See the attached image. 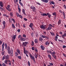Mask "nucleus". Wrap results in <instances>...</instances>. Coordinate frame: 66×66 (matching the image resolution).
I'll list each match as a JSON object with an SVG mask.
<instances>
[{
  "label": "nucleus",
  "mask_w": 66,
  "mask_h": 66,
  "mask_svg": "<svg viewBox=\"0 0 66 66\" xmlns=\"http://www.w3.org/2000/svg\"><path fill=\"white\" fill-rule=\"evenodd\" d=\"M12 20L13 22L14 23H15V20H14L13 18H12Z\"/></svg>",
  "instance_id": "obj_44"
},
{
  "label": "nucleus",
  "mask_w": 66,
  "mask_h": 66,
  "mask_svg": "<svg viewBox=\"0 0 66 66\" xmlns=\"http://www.w3.org/2000/svg\"><path fill=\"white\" fill-rule=\"evenodd\" d=\"M5 55L3 56L2 57V61H3L4 59H5Z\"/></svg>",
  "instance_id": "obj_39"
},
{
  "label": "nucleus",
  "mask_w": 66,
  "mask_h": 66,
  "mask_svg": "<svg viewBox=\"0 0 66 66\" xmlns=\"http://www.w3.org/2000/svg\"><path fill=\"white\" fill-rule=\"evenodd\" d=\"M28 65L29 66H30V61H29L28 62Z\"/></svg>",
  "instance_id": "obj_48"
},
{
  "label": "nucleus",
  "mask_w": 66,
  "mask_h": 66,
  "mask_svg": "<svg viewBox=\"0 0 66 66\" xmlns=\"http://www.w3.org/2000/svg\"><path fill=\"white\" fill-rule=\"evenodd\" d=\"M17 52H18V54H20V53L21 52H20V51L18 49L17 50Z\"/></svg>",
  "instance_id": "obj_25"
},
{
  "label": "nucleus",
  "mask_w": 66,
  "mask_h": 66,
  "mask_svg": "<svg viewBox=\"0 0 66 66\" xmlns=\"http://www.w3.org/2000/svg\"><path fill=\"white\" fill-rule=\"evenodd\" d=\"M33 34H34V33H33V32H32V33L31 34V36H33Z\"/></svg>",
  "instance_id": "obj_59"
},
{
  "label": "nucleus",
  "mask_w": 66,
  "mask_h": 66,
  "mask_svg": "<svg viewBox=\"0 0 66 66\" xmlns=\"http://www.w3.org/2000/svg\"><path fill=\"white\" fill-rule=\"evenodd\" d=\"M46 25L44 26V25H42L40 26V28L42 29L43 30L46 29Z\"/></svg>",
  "instance_id": "obj_5"
},
{
  "label": "nucleus",
  "mask_w": 66,
  "mask_h": 66,
  "mask_svg": "<svg viewBox=\"0 0 66 66\" xmlns=\"http://www.w3.org/2000/svg\"><path fill=\"white\" fill-rule=\"evenodd\" d=\"M41 1L43 2H45V3H47L48 2V0H41Z\"/></svg>",
  "instance_id": "obj_16"
},
{
  "label": "nucleus",
  "mask_w": 66,
  "mask_h": 66,
  "mask_svg": "<svg viewBox=\"0 0 66 66\" xmlns=\"http://www.w3.org/2000/svg\"><path fill=\"white\" fill-rule=\"evenodd\" d=\"M5 28V25H4V26L3 27V29H4Z\"/></svg>",
  "instance_id": "obj_58"
},
{
  "label": "nucleus",
  "mask_w": 66,
  "mask_h": 66,
  "mask_svg": "<svg viewBox=\"0 0 66 66\" xmlns=\"http://www.w3.org/2000/svg\"><path fill=\"white\" fill-rule=\"evenodd\" d=\"M19 3H20V5H21L22 6H23V4L22 3L20 2Z\"/></svg>",
  "instance_id": "obj_38"
},
{
  "label": "nucleus",
  "mask_w": 66,
  "mask_h": 66,
  "mask_svg": "<svg viewBox=\"0 0 66 66\" xmlns=\"http://www.w3.org/2000/svg\"><path fill=\"white\" fill-rule=\"evenodd\" d=\"M24 20H25V21H27L28 20V19H26V18H24Z\"/></svg>",
  "instance_id": "obj_53"
},
{
  "label": "nucleus",
  "mask_w": 66,
  "mask_h": 66,
  "mask_svg": "<svg viewBox=\"0 0 66 66\" xmlns=\"http://www.w3.org/2000/svg\"><path fill=\"white\" fill-rule=\"evenodd\" d=\"M38 40L37 39H36L35 40L34 42H38Z\"/></svg>",
  "instance_id": "obj_56"
},
{
  "label": "nucleus",
  "mask_w": 66,
  "mask_h": 66,
  "mask_svg": "<svg viewBox=\"0 0 66 66\" xmlns=\"http://www.w3.org/2000/svg\"><path fill=\"white\" fill-rule=\"evenodd\" d=\"M50 4H55V3L53 1H51L50 2Z\"/></svg>",
  "instance_id": "obj_17"
},
{
  "label": "nucleus",
  "mask_w": 66,
  "mask_h": 66,
  "mask_svg": "<svg viewBox=\"0 0 66 66\" xmlns=\"http://www.w3.org/2000/svg\"><path fill=\"white\" fill-rule=\"evenodd\" d=\"M18 58L19 59L21 60V56H18Z\"/></svg>",
  "instance_id": "obj_43"
},
{
  "label": "nucleus",
  "mask_w": 66,
  "mask_h": 66,
  "mask_svg": "<svg viewBox=\"0 0 66 66\" xmlns=\"http://www.w3.org/2000/svg\"><path fill=\"white\" fill-rule=\"evenodd\" d=\"M49 52L51 54V55H52V56L54 57V59H56V56H55V54H56V53L55 52H52L51 51H49Z\"/></svg>",
  "instance_id": "obj_1"
},
{
  "label": "nucleus",
  "mask_w": 66,
  "mask_h": 66,
  "mask_svg": "<svg viewBox=\"0 0 66 66\" xmlns=\"http://www.w3.org/2000/svg\"><path fill=\"white\" fill-rule=\"evenodd\" d=\"M35 51L36 52H38V51L37 50V49L36 48H35Z\"/></svg>",
  "instance_id": "obj_49"
},
{
  "label": "nucleus",
  "mask_w": 66,
  "mask_h": 66,
  "mask_svg": "<svg viewBox=\"0 0 66 66\" xmlns=\"http://www.w3.org/2000/svg\"><path fill=\"white\" fill-rule=\"evenodd\" d=\"M33 26V24L32 23H31L30 24V25H29V27L31 28Z\"/></svg>",
  "instance_id": "obj_22"
},
{
  "label": "nucleus",
  "mask_w": 66,
  "mask_h": 66,
  "mask_svg": "<svg viewBox=\"0 0 66 66\" xmlns=\"http://www.w3.org/2000/svg\"><path fill=\"white\" fill-rule=\"evenodd\" d=\"M30 8L31 9H33V11H34V10H35L36 8L35 7L33 6H30Z\"/></svg>",
  "instance_id": "obj_6"
},
{
  "label": "nucleus",
  "mask_w": 66,
  "mask_h": 66,
  "mask_svg": "<svg viewBox=\"0 0 66 66\" xmlns=\"http://www.w3.org/2000/svg\"><path fill=\"white\" fill-rule=\"evenodd\" d=\"M48 57L49 58V59H50V60H52V59L51 58V56L50 54H48Z\"/></svg>",
  "instance_id": "obj_21"
},
{
  "label": "nucleus",
  "mask_w": 66,
  "mask_h": 66,
  "mask_svg": "<svg viewBox=\"0 0 66 66\" xmlns=\"http://www.w3.org/2000/svg\"><path fill=\"white\" fill-rule=\"evenodd\" d=\"M22 12H25V10H24V9H22Z\"/></svg>",
  "instance_id": "obj_62"
},
{
  "label": "nucleus",
  "mask_w": 66,
  "mask_h": 66,
  "mask_svg": "<svg viewBox=\"0 0 66 66\" xmlns=\"http://www.w3.org/2000/svg\"><path fill=\"white\" fill-rule=\"evenodd\" d=\"M63 48H66V46L65 45H63Z\"/></svg>",
  "instance_id": "obj_60"
},
{
  "label": "nucleus",
  "mask_w": 66,
  "mask_h": 66,
  "mask_svg": "<svg viewBox=\"0 0 66 66\" xmlns=\"http://www.w3.org/2000/svg\"><path fill=\"white\" fill-rule=\"evenodd\" d=\"M34 56L35 59H37V57H38V54H36V53H35Z\"/></svg>",
  "instance_id": "obj_18"
},
{
  "label": "nucleus",
  "mask_w": 66,
  "mask_h": 66,
  "mask_svg": "<svg viewBox=\"0 0 66 66\" xmlns=\"http://www.w3.org/2000/svg\"><path fill=\"white\" fill-rule=\"evenodd\" d=\"M7 6V7H6V10L8 11H9V12H11V11H12V10H11V9H10V7H11V6L10 5H8Z\"/></svg>",
  "instance_id": "obj_4"
},
{
  "label": "nucleus",
  "mask_w": 66,
  "mask_h": 66,
  "mask_svg": "<svg viewBox=\"0 0 66 66\" xmlns=\"http://www.w3.org/2000/svg\"><path fill=\"white\" fill-rule=\"evenodd\" d=\"M34 48V47H32V50H34V48Z\"/></svg>",
  "instance_id": "obj_61"
},
{
  "label": "nucleus",
  "mask_w": 66,
  "mask_h": 66,
  "mask_svg": "<svg viewBox=\"0 0 66 66\" xmlns=\"http://www.w3.org/2000/svg\"><path fill=\"white\" fill-rule=\"evenodd\" d=\"M63 7L65 9H66V6L65 5H63Z\"/></svg>",
  "instance_id": "obj_52"
},
{
  "label": "nucleus",
  "mask_w": 66,
  "mask_h": 66,
  "mask_svg": "<svg viewBox=\"0 0 66 66\" xmlns=\"http://www.w3.org/2000/svg\"><path fill=\"white\" fill-rule=\"evenodd\" d=\"M5 48L6 49H7V44L6 43H5Z\"/></svg>",
  "instance_id": "obj_36"
},
{
  "label": "nucleus",
  "mask_w": 66,
  "mask_h": 66,
  "mask_svg": "<svg viewBox=\"0 0 66 66\" xmlns=\"http://www.w3.org/2000/svg\"><path fill=\"white\" fill-rule=\"evenodd\" d=\"M19 17L20 18H21L22 19V15H19Z\"/></svg>",
  "instance_id": "obj_50"
},
{
  "label": "nucleus",
  "mask_w": 66,
  "mask_h": 66,
  "mask_svg": "<svg viewBox=\"0 0 66 66\" xmlns=\"http://www.w3.org/2000/svg\"><path fill=\"white\" fill-rule=\"evenodd\" d=\"M23 37H24L25 38H26V35L24 34L23 35Z\"/></svg>",
  "instance_id": "obj_47"
},
{
  "label": "nucleus",
  "mask_w": 66,
  "mask_h": 66,
  "mask_svg": "<svg viewBox=\"0 0 66 66\" xmlns=\"http://www.w3.org/2000/svg\"><path fill=\"white\" fill-rule=\"evenodd\" d=\"M36 3L37 4H38V5H40V4L39 3H38L37 2Z\"/></svg>",
  "instance_id": "obj_54"
},
{
  "label": "nucleus",
  "mask_w": 66,
  "mask_h": 66,
  "mask_svg": "<svg viewBox=\"0 0 66 66\" xmlns=\"http://www.w3.org/2000/svg\"><path fill=\"white\" fill-rule=\"evenodd\" d=\"M49 64L50 66H53V64L52 63H50V62L49 63Z\"/></svg>",
  "instance_id": "obj_42"
},
{
  "label": "nucleus",
  "mask_w": 66,
  "mask_h": 66,
  "mask_svg": "<svg viewBox=\"0 0 66 66\" xmlns=\"http://www.w3.org/2000/svg\"><path fill=\"white\" fill-rule=\"evenodd\" d=\"M62 36H66V33H64L63 35H62Z\"/></svg>",
  "instance_id": "obj_45"
},
{
  "label": "nucleus",
  "mask_w": 66,
  "mask_h": 66,
  "mask_svg": "<svg viewBox=\"0 0 66 66\" xmlns=\"http://www.w3.org/2000/svg\"><path fill=\"white\" fill-rule=\"evenodd\" d=\"M2 51H4V43H3L2 45Z\"/></svg>",
  "instance_id": "obj_10"
},
{
  "label": "nucleus",
  "mask_w": 66,
  "mask_h": 66,
  "mask_svg": "<svg viewBox=\"0 0 66 66\" xmlns=\"http://www.w3.org/2000/svg\"><path fill=\"white\" fill-rule=\"evenodd\" d=\"M50 33H51V34L52 35V36H54V32H50Z\"/></svg>",
  "instance_id": "obj_32"
},
{
  "label": "nucleus",
  "mask_w": 66,
  "mask_h": 66,
  "mask_svg": "<svg viewBox=\"0 0 66 66\" xmlns=\"http://www.w3.org/2000/svg\"><path fill=\"white\" fill-rule=\"evenodd\" d=\"M21 37V35H19L18 37V39H20Z\"/></svg>",
  "instance_id": "obj_51"
},
{
  "label": "nucleus",
  "mask_w": 66,
  "mask_h": 66,
  "mask_svg": "<svg viewBox=\"0 0 66 66\" xmlns=\"http://www.w3.org/2000/svg\"><path fill=\"white\" fill-rule=\"evenodd\" d=\"M4 53H5V51H2V54L3 55L4 54Z\"/></svg>",
  "instance_id": "obj_37"
},
{
  "label": "nucleus",
  "mask_w": 66,
  "mask_h": 66,
  "mask_svg": "<svg viewBox=\"0 0 66 66\" xmlns=\"http://www.w3.org/2000/svg\"><path fill=\"white\" fill-rule=\"evenodd\" d=\"M9 57H10L9 56V55H6V56L5 59H9Z\"/></svg>",
  "instance_id": "obj_33"
},
{
  "label": "nucleus",
  "mask_w": 66,
  "mask_h": 66,
  "mask_svg": "<svg viewBox=\"0 0 66 66\" xmlns=\"http://www.w3.org/2000/svg\"><path fill=\"white\" fill-rule=\"evenodd\" d=\"M0 6L2 7H3V2L2 1L0 2Z\"/></svg>",
  "instance_id": "obj_9"
},
{
  "label": "nucleus",
  "mask_w": 66,
  "mask_h": 66,
  "mask_svg": "<svg viewBox=\"0 0 66 66\" xmlns=\"http://www.w3.org/2000/svg\"><path fill=\"white\" fill-rule=\"evenodd\" d=\"M11 53V56H13V51L12 50H11L10 52V54Z\"/></svg>",
  "instance_id": "obj_11"
},
{
  "label": "nucleus",
  "mask_w": 66,
  "mask_h": 66,
  "mask_svg": "<svg viewBox=\"0 0 66 66\" xmlns=\"http://www.w3.org/2000/svg\"><path fill=\"white\" fill-rule=\"evenodd\" d=\"M12 27L14 28V29H15V25L14 24H12Z\"/></svg>",
  "instance_id": "obj_34"
},
{
  "label": "nucleus",
  "mask_w": 66,
  "mask_h": 66,
  "mask_svg": "<svg viewBox=\"0 0 66 66\" xmlns=\"http://www.w3.org/2000/svg\"><path fill=\"white\" fill-rule=\"evenodd\" d=\"M42 50H45V48L43 45H41L40 46Z\"/></svg>",
  "instance_id": "obj_15"
},
{
  "label": "nucleus",
  "mask_w": 66,
  "mask_h": 66,
  "mask_svg": "<svg viewBox=\"0 0 66 66\" xmlns=\"http://www.w3.org/2000/svg\"><path fill=\"white\" fill-rule=\"evenodd\" d=\"M7 48L8 53L9 54H10V52L11 51L10 50V46H8L7 47Z\"/></svg>",
  "instance_id": "obj_13"
},
{
  "label": "nucleus",
  "mask_w": 66,
  "mask_h": 66,
  "mask_svg": "<svg viewBox=\"0 0 66 66\" xmlns=\"http://www.w3.org/2000/svg\"><path fill=\"white\" fill-rule=\"evenodd\" d=\"M27 44H28V43L27 42H25L23 43L22 45L23 46H26Z\"/></svg>",
  "instance_id": "obj_14"
},
{
  "label": "nucleus",
  "mask_w": 66,
  "mask_h": 66,
  "mask_svg": "<svg viewBox=\"0 0 66 66\" xmlns=\"http://www.w3.org/2000/svg\"><path fill=\"white\" fill-rule=\"evenodd\" d=\"M10 14L11 17H13V12H10Z\"/></svg>",
  "instance_id": "obj_23"
},
{
  "label": "nucleus",
  "mask_w": 66,
  "mask_h": 66,
  "mask_svg": "<svg viewBox=\"0 0 66 66\" xmlns=\"http://www.w3.org/2000/svg\"><path fill=\"white\" fill-rule=\"evenodd\" d=\"M48 44H49V42H46V45H48Z\"/></svg>",
  "instance_id": "obj_64"
},
{
  "label": "nucleus",
  "mask_w": 66,
  "mask_h": 66,
  "mask_svg": "<svg viewBox=\"0 0 66 66\" xmlns=\"http://www.w3.org/2000/svg\"><path fill=\"white\" fill-rule=\"evenodd\" d=\"M12 19H9V22H10V23H11L12 22Z\"/></svg>",
  "instance_id": "obj_40"
},
{
  "label": "nucleus",
  "mask_w": 66,
  "mask_h": 66,
  "mask_svg": "<svg viewBox=\"0 0 66 66\" xmlns=\"http://www.w3.org/2000/svg\"><path fill=\"white\" fill-rule=\"evenodd\" d=\"M9 64L10 65H11V61L10 60H8Z\"/></svg>",
  "instance_id": "obj_28"
},
{
  "label": "nucleus",
  "mask_w": 66,
  "mask_h": 66,
  "mask_svg": "<svg viewBox=\"0 0 66 66\" xmlns=\"http://www.w3.org/2000/svg\"><path fill=\"white\" fill-rule=\"evenodd\" d=\"M17 36V35H14L13 37V38H12V40L13 42H14V40H15V39H16V36Z\"/></svg>",
  "instance_id": "obj_8"
},
{
  "label": "nucleus",
  "mask_w": 66,
  "mask_h": 66,
  "mask_svg": "<svg viewBox=\"0 0 66 66\" xmlns=\"http://www.w3.org/2000/svg\"><path fill=\"white\" fill-rule=\"evenodd\" d=\"M23 14L24 15H26V13H25V12H22Z\"/></svg>",
  "instance_id": "obj_55"
},
{
  "label": "nucleus",
  "mask_w": 66,
  "mask_h": 66,
  "mask_svg": "<svg viewBox=\"0 0 66 66\" xmlns=\"http://www.w3.org/2000/svg\"><path fill=\"white\" fill-rule=\"evenodd\" d=\"M39 40L40 41H41V42H42L43 41V38H42V37H39Z\"/></svg>",
  "instance_id": "obj_26"
},
{
  "label": "nucleus",
  "mask_w": 66,
  "mask_h": 66,
  "mask_svg": "<svg viewBox=\"0 0 66 66\" xmlns=\"http://www.w3.org/2000/svg\"><path fill=\"white\" fill-rule=\"evenodd\" d=\"M41 15L43 16H47V14L46 13H43V14H41Z\"/></svg>",
  "instance_id": "obj_20"
},
{
  "label": "nucleus",
  "mask_w": 66,
  "mask_h": 66,
  "mask_svg": "<svg viewBox=\"0 0 66 66\" xmlns=\"http://www.w3.org/2000/svg\"><path fill=\"white\" fill-rule=\"evenodd\" d=\"M16 14L17 16V17H19V14L18 13H16Z\"/></svg>",
  "instance_id": "obj_41"
},
{
  "label": "nucleus",
  "mask_w": 66,
  "mask_h": 66,
  "mask_svg": "<svg viewBox=\"0 0 66 66\" xmlns=\"http://www.w3.org/2000/svg\"><path fill=\"white\" fill-rule=\"evenodd\" d=\"M61 21H62V20H59V21H58V25L60 24L61 23Z\"/></svg>",
  "instance_id": "obj_19"
},
{
  "label": "nucleus",
  "mask_w": 66,
  "mask_h": 66,
  "mask_svg": "<svg viewBox=\"0 0 66 66\" xmlns=\"http://www.w3.org/2000/svg\"><path fill=\"white\" fill-rule=\"evenodd\" d=\"M29 55L30 57L31 60H32L34 62H35V57H34V56H32V55L31 53H30Z\"/></svg>",
  "instance_id": "obj_3"
},
{
  "label": "nucleus",
  "mask_w": 66,
  "mask_h": 66,
  "mask_svg": "<svg viewBox=\"0 0 66 66\" xmlns=\"http://www.w3.org/2000/svg\"><path fill=\"white\" fill-rule=\"evenodd\" d=\"M15 56L17 57V56L18 55V53H17V52H16L15 53Z\"/></svg>",
  "instance_id": "obj_27"
},
{
  "label": "nucleus",
  "mask_w": 66,
  "mask_h": 66,
  "mask_svg": "<svg viewBox=\"0 0 66 66\" xmlns=\"http://www.w3.org/2000/svg\"><path fill=\"white\" fill-rule=\"evenodd\" d=\"M56 12H54V13H53L52 14L53 16H56Z\"/></svg>",
  "instance_id": "obj_35"
},
{
  "label": "nucleus",
  "mask_w": 66,
  "mask_h": 66,
  "mask_svg": "<svg viewBox=\"0 0 66 66\" xmlns=\"http://www.w3.org/2000/svg\"><path fill=\"white\" fill-rule=\"evenodd\" d=\"M42 37L43 38H46L48 39V38L45 35H42Z\"/></svg>",
  "instance_id": "obj_24"
},
{
  "label": "nucleus",
  "mask_w": 66,
  "mask_h": 66,
  "mask_svg": "<svg viewBox=\"0 0 66 66\" xmlns=\"http://www.w3.org/2000/svg\"><path fill=\"white\" fill-rule=\"evenodd\" d=\"M3 24V26H5V24H6V22L5 21H4L2 23Z\"/></svg>",
  "instance_id": "obj_30"
},
{
  "label": "nucleus",
  "mask_w": 66,
  "mask_h": 66,
  "mask_svg": "<svg viewBox=\"0 0 66 66\" xmlns=\"http://www.w3.org/2000/svg\"><path fill=\"white\" fill-rule=\"evenodd\" d=\"M52 27H54V26H52L51 24H49L48 28H47L46 29V31L51 30V29H52Z\"/></svg>",
  "instance_id": "obj_2"
},
{
  "label": "nucleus",
  "mask_w": 66,
  "mask_h": 66,
  "mask_svg": "<svg viewBox=\"0 0 66 66\" xmlns=\"http://www.w3.org/2000/svg\"><path fill=\"white\" fill-rule=\"evenodd\" d=\"M20 40H22V41H25V40H26L25 38H23L22 37H21L20 38Z\"/></svg>",
  "instance_id": "obj_12"
},
{
  "label": "nucleus",
  "mask_w": 66,
  "mask_h": 66,
  "mask_svg": "<svg viewBox=\"0 0 66 66\" xmlns=\"http://www.w3.org/2000/svg\"><path fill=\"white\" fill-rule=\"evenodd\" d=\"M2 65L3 66H6V65L4 63H2Z\"/></svg>",
  "instance_id": "obj_46"
},
{
  "label": "nucleus",
  "mask_w": 66,
  "mask_h": 66,
  "mask_svg": "<svg viewBox=\"0 0 66 66\" xmlns=\"http://www.w3.org/2000/svg\"><path fill=\"white\" fill-rule=\"evenodd\" d=\"M47 16L48 17L49 19L50 18H51V15L49 13H47Z\"/></svg>",
  "instance_id": "obj_7"
},
{
  "label": "nucleus",
  "mask_w": 66,
  "mask_h": 66,
  "mask_svg": "<svg viewBox=\"0 0 66 66\" xmlns=\"http://www.w3.org/2000/svg\"><path fill=\"white\" fill-rule=\"evenodd\" d=\"M63 16H65V12H63Z\"/></svg>",
  "instance_id": "obj_57"
},
{
  "label": "nucleus",
  "mask_w": 66,
  "mask_h": 66,
  "mask_svg": "<svg viewBox=\"0 0 66 66\" xmlns=\"http://www.w3.org/2000/svg\"><path fill=\"white\" fill-rule=\"evenodd\" d=\"M18 7L19 12V13H20V12H21V9H20V8H19V6H18Z\"/></svg>",
  "instance_id": "obj_31"
},
{
  "label": "nucleus",
  "mask_w": 66,
  "mask_h": 66,
  "mask_svg": "<svg viewBox=\"0 0 66 66\" xmlns=\"http://www.w3.org/2000/svg\"><path fill=\"white\" fill-rule=\"evenodd\" d=\"M17 31L18 32H20V29H19L17 30Z\"/></svg>",
  "instance_id": "obj_63"
},
{
  "label": "nucleus",
  "mask_w": 66,
  "mask_h": 66,
  "mask_svg": "<svg viewBox=\"0 0 66 66\" xmlns=\"http://www.w3.org/2000/svg\"><path fill=\"white\" fill-rule=\"evenodd\" d=\"M4 63L6 64H7V63H8V60H5Z\"/></svg>",
  "instance_id": "obj_29"
}]
</instances>
